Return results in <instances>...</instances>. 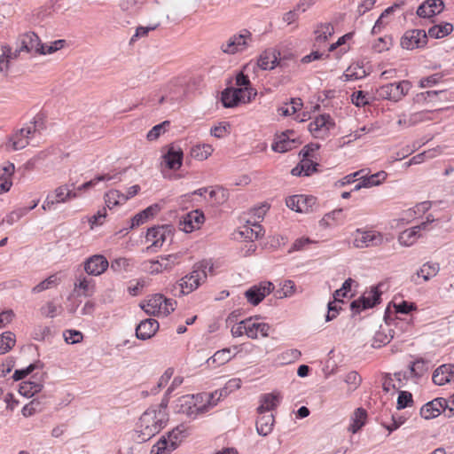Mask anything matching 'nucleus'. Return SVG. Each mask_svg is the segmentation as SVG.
Instances as JSON below:
<instances>
[{"instance_id":"1","label":"nucleus","mask_w":454,"mask_h":454,"mask_svg":"<svg viewBox=\"0 0 454 454\" xmlns=\"http://www.w3.org/2000/svg\"><path fill=\"white\" fill-rule=\"evenodd\" d=\"M168 415L164 405L149 407L140 417L138 422V437L142 442L150 440L165 427Z\"/></svg>"},{"instance_id":"2","label":"nucleus","mask_w":454,"mask_h":454,"mask_svg":"<svg viewBox=\"0 0 454 454\" xmlns=\"http://www.w3.org/2000/svg\"><path fill=\"white\" fill-rule=\"evenodd\" d=\"M176 301L161 294H154L141 301L140 308L149 316L168 317L176 309Z\"/></svg>"},{"instance_id":"3","label":"nucleus","mask_w":454,"mask_h":454,"mask_svg":"<svg viewBox=\"0 0 454 454\" xmlns=\"http://www.w3.org/2000/svg\"><path fill=\"white\" fill-rule=\"evenodd\" d=\"M384 242V234L372 229L358 228L353 233V246L358 249L380 247Z\"/></svg>"},{"instance_id":"4","label":"nucleus","mask_w":454,"mask_h":454,"mask_svg":"<svg viewBox=\"0 0 454 454\" xmlns=\"http://www.w3.org/2000/svg\"><path fill=\"white\" fill-rule=\"evenodd\" d=\"M36 131V122L31 121L25 127L17 129L10 137L7 146H10L13 151H18L25 148L29 144L30 138Z\"/></svg>"},{"instance_id":"5","label":"nucleus","mask_w":454,"mask_h":454,"mask_svg":"<svg viewBox=\"0 0 454 454\" xmlns=\"http://www.w3.org/2000/svg\"><path fill=\"white\" fill-rule=\"evenodd\" d=\"M411 88L409 81H402L382 85L377 90L379 97L384 99L399 101L404 97Z\"/></svg>"},{"instance_id":"6","label":"nucleus","mask_w":454,"mask_h":454,"mask_svg":"<svg viewBox=\"0 0 454 454\" xmlns=\"http://www.w3.org/2000/svg\"><path fill=\"white\" fill-rule=\"evenodd\" d=\"M172 237V229L169 225L154 226L147 230L145 239L151 243L147 250L156 251L160 248L168 239Z\"/></svg>"},{"instance_id":"7","label":"nucleus","mask_w":454,"mask_h":454,"mask_svg":"<svg viewBox=\"0 0 454 454\" xmlns=\"http://www.w3.org/2000/svg\"><path fill=\"white\" fill-rule=\"evenodd\" d=\"M201 280L200 271L193 269L190 274L185 275L179 280L174 286L172 292L175 295L179 296L189 294L200 286Z\"/></svg>"},{"instance_id":"8","label":"nucleus","mask_w":454,"mask_h":454,"mask_svg":"<svg viewBox=\"0 0 454 454\" xmlns=\"http://www.w3.org/2000/svg\"><path fill=\"white\" fill-rule=\"evenodd\" d=\"M182 254H171L166 256H160L157 261L149 262L147 271L150 274H159L163 271L171 270L176 265L181 262Z\"/></svg>"},{"instance_id":"9","label":"nucleus","mask_w":454,"mask_h":454,"mask_svg":"<svg viewBox=\"0 0 454 454\" xmlns=\"http://www.w3.org/2000/svg\"><path fill=\"white\" fill-rule=\"evenodd\" d=\"M334 126L335 122L329 114H321L309 124V130L316 138L324 139Z\"/></svg>"},{"instance_id":"10","label":"nucleus","mask_w":454,"mask_h":454,"mask_svg":"<svg viewBox=\"0 0 454 454\" xmlns=\"http://www.w3.org/2000/svg\"><path fill=\"white\" fill-rule=\"evenodd\" d=\"M177 412L195 419L198 415L204 414L201 403L196 398V395H187L180 397L176 404Z\"/></svg>"},{"instance_id":"11","label":"nucleus","mask_w":454,"mask_h":454,"mask_svg":"<svg viewBox=\"0 0 454 454\" xmlns=\"http://www.w3.org/2000/svg\"><path fill=\"white\" fill-rule=\"evenodd\" d=\"M251 37L252 35L248 30H243L240 34L231 36L225 43L222 44L221 49L228 54L242 51L247 47Z\"/></svg>"},{"instance_id":"12","label":"nucleus","mask_w":454,"mask_h":454,"mask_svg":"<svg viewBox=\"0 0 454 454\" xmlns=\"http://www.w3.org/2000/svg\"><path fill=\"white\" fill-rule=\"evenodd\" d=\"M18 46L20 51L32 54L44 53L43 43H42L39 36L34 32H27L20 35L18 39Z\"/></svg>"},{"instance_id":"13","label":"nucleus","mask_w":454,"mask_h":454,"mask_svg":"<svg viewBox=\"0 0 454 454\" xmlns=\"http://www.w3.org/2000/svg\"><path fill=\"white\" fill-rule=\"evenodd\" d=\"M274 289V286L270 281H263L258 285L251 286L245 292V297L252 305H258L266 295L270 294Z\"/></svg>"},{"instance_id":"14","label":"nucleus","mask_w":454,"mask_h":454,"mask_svg":"<svg viewBox=\"0 0 454 454\" xmlns=\"http://www.w3.org/2000/svg\"><path fill=\"white\" fill-rule=\"evenodd\" d=\"M427 35L425 30L413 29L404 33L401 38V46L406 50H413L426 45Z\"/></svg>"},{"instance_id":"15","label":"nucleus","mask_w":454,"mask_h":454,"mask_svg":"<svg viewBox=\"0 0 454 454\" xmlns=\"http://www.w3.org/2000/svg\"><path fill=\"white\" fill-rule=\"evenodd\" d=\"M109 267L108 260L102 254H93L83 262L84 271L89 276L102 275Z\"/></svg>"},{"instance_id":"16","label":"nucleus","mask_w":454,"mask_h":454,"mask_svg":"<svg viewBox=\"0 0 454 454\" xmlns=\"http://www.w3.org/2000/svg\"><path fill=\"white\" fill-rule=\"evenodd\" d=\"M205 221L202 211L196 209L184 215L179 221L180 230L189 233L200 228Z\"/></svg>"},{"instance_id":"17","label":"nucleus","mask_w":454,"mask_h":454,"mask_svg":"<svg viewBox=\"0 0 454 454\" xmlns=\"http://www.w3.org/2000/svg\"><path fill=\"white\" fill-rule=\"evenodd\" d=\"M299 144L295 133L293 130H287L277 137L271 148L277 153H286L295 148Z\"/></svg>"},{"instance_id":"18","label":"nucleus","mask_w":454,"mask_h":454,"mask_svg":"<svg viewBox=\"0 0 454 454\" xmlns=\"http://www.w3.org/2000/svg\"><path fill=\"white\" fill-rule=\"evenodd\" d=\"M162 158V163L166 168L171 170H177L183 164L184 153L178 145H170Z\"/></svg>"},{"instance_id":"19","label":"nucleus","mask_w":454,"mask_h":454,"mask_svg":"<svg viewBox=\"0 0 454 454\" xmlns=\"http://www.w3.org/2000/svg\"><path fill=\"white\" fill-rule=\"evenodd\" d=\"M247 324V336L251 339L268 337L271 329L270 325L264 322H260L259 318L249 317L245 319Z\"/></svg>"},{"instance_id":"20","label":"nucleus","mask_w":454,"mask_h":454,"mask_svg":"<svg viewBox=\"0 0 454 454\" xmlns=\"http://www.w3.org/2000/svg\"><path fill=\"white\" fill-rule=\"evenodd\" d=\"M316 199L305 195H294L286 200V207L298 213H307L315 204Z\"/></svg>"},{"instance_id":"21","label":"nucleus","mask_w":454,"mask_h":454,"mask_svg":"<svg viewBox=\"0 0 454 454\" xmlns=\"http://www.w3.org/2000/svg\"><path fill=\"white\" fill-rule=\"evenodd\" d=\"M160 325L156 319L147 318L142 320L136 327V336L139 340L151 339L159 330Z\"/></svg>"},{"instance_id":"22","label":"nucleus","mask_w":454,"mask_h":454,"mask_svg":"<svg viewBox=\"0 0 454 454\" xmlns=\"http://www.w3.org/2000/svg\"><path fill=\"white\" fill-rule=\"evenodd\" d=\"M448 406L447 402L443 398H435L431 402L424 404L420 409V415L426 419L438 417L444 407Z\"/></svg>"},{"instance_id":"23","label":"nucleus","mask_w":454,"mask_h":454,"mask_svg":"<svg viewBox=\"0 0 454 454\" xmlns=\"http://www.w3.org/2000/svg\"><path fill=\"white\" fill-rule=\"evenodd\" d=\"M225 397L222 391L215 390L212 393H199L196 395V398L201 403L202 412H208L211 409L217 405L221 398Z\"/></svg>"},{"instance_id":"24","label":"nucleus","mask_w":454,"mask_h":454,"mask_svg":"<svg viewBox=\"0 0 454 454\" xmlns=\"http://www.w3.org/2000/svg\"><path fill=\"white\" fill-rule=\"evenodd\" d=\"M453 364H442L439 366L433 373V382L435 385L442 386L446 383H454Z\"/></svg>"},{"instance_id":"25","label":"nucleus","mask_w":454,"mask_h":454,"mask_svg":"<svg viewBox=\"0 0 454 454\" xmlns=\"http://www.w3.org/2000/svg\"><path fill=\"white\" fill-rule=\"evenodd\" d=\"M443 7L442 0H427L419 6L417 14L421 18H431L440 13Z\"/></svg>"},{"instance_id":"26","label":"nucleus","mask_w":454,"mask_h":454,"mask_svg":"<svg viewBox=\"0 0 454 454\" xmlns=\"http://www.w3.org/2000/svg\"><path fill=\"white\" fill-rule=\"evenodd\" d=\"M280 53L275 49L265 50L258 58L257 65L263 70L273 69L278 62Z\"/></svg>"},{"instance_id":"27","label":"nucleus","mask_w":454,"mask_h":454,"mask_svg":"<svg viewBox=\"0 0 454 454\" xmlns=\"http://www.w3.org/2000/svg\"><path fill=\"white\" fill-rule=\"evenodd\" d=\"M74 289L79 291L81 295L90 296L95 292V281L82 273L75 277Z\"/></svg>"},{"instance_id":"28","label":"nucleus","mask_w":454,"mask_h":454,"mask_svg":"<svg viewBox=\"0 0 454 454\" xmlns=\"http://www.w3.org/2000/svg\"><path fill=\"white\" fill-rule=\"evenodd\" d=\"M317 166L318 164L314 161V159L301 157V161L291 170V174L296 176H309L317 171Z\"/></svg>"},{"instance_id":"29","label":"nucleus","mask_w":454,"mask_h":454,"mask_svg":"<svg viewBox=\"0 0 454 454\" xmlns=\"http://www.w3.org/2000/svg\"><path fill=\"white\" fill-rule=\"evenodd\" d=\"M281 395L279 393H269L264 394L260 398V405L257 408V412L262 414L272 411L278 407L281 401Z\"/></svg>"},{"instance_id":"30","label":"nucleus","mask_w":454,"mask_h":454,"mask_svg":"<svg viewBox=\"0 0 454 454\" xmlns=\"http://www.w3.org/2000/svg\"><path fill=\"white\" fill-rule=\"evenodd\" d=\"M15 166L13 163L7 162L0 168V194L10 191L12 185V176L14 174Z\"/></svg>"},{"instance_id":"31","label":"nucleus","mask_w":454,"mask_h":454,"mask_svg":"<svg viewBox=\"0 0 454 454\" xmlns=\"http://www.w3.org/2000/svg\"><path fill=\"white\" fill-rule=\"evenodd\" d=\"M53 201L58 203H66L67 201L78 197V192L71 189L67 184L57 187L53 192L49 193Z\"/></svg>"},{"instance_id":"32","label":"nucleus","mask_w":454,"mask_h":454,"mask_svg":"<svg viewBox=\"0 0 454 454\" xmlns=\"http://www.w3.org/2000/svg\"><path fill=\"white\" fill-rule=\"evenodd\" d=\"M263 228L257 222L252 223L250 220L241 228L239 234L246 239L253 241L258 239L263 235Z\"/></svg>"},{"instance_id":"33","label":"nucleus","mask_w":454,"mask_h":454,"mask_svg":"<svg viewBox=\"0 0 454 454\" xmlns=\"http://www.w3.org/2000/svg\"><path fill=\"white\" fill-rule=\"evenodd\" d=\"M274 416L272 414H259L256 420V430L260 435L267 436L271 433L274 425Z\"/></svg>"},{"instance_id":"34","label":"nucleus","mask_w":454,"mask_h":454,"mask_svg":"<svg viewBox=\"0 0 454 454\" xmlns=\"http://www.w3.org/2000/svg\"><path fill=\"white\" fill-rule=\"evenodd\" d=\"M183 93V88L177 81L170 82L164 89V94L160 98V103L162 104L164 101H176L178 100Z\"/></svg>"},{"instance_id":"35","label":"nucleus","mask_w":454,"mask_h":454,"mask_svg":"<svg viewBox=\"0 0 454 454\" xmlns=\"http://www.w3.org/2000/svg\"><path fill=\"white\" fill-rule=\"evenodd\" d=\"M160 211L158 204H153L137 214L131 220V228L137 227L145 223L150 217H153Z\"/></svg>"},{"instance_id":"36","label":"nucleus","mask_w":454,"mask_h":454,"mask_svg":"<svg viewBox=\"0 0 454 454\" xmlns=\"http://www.w3.org/2000/svg\"><path fill=\"white\" fill-rule=\"evenodd\" d=\"M334 32L333 26L331 23H320L314 30L315 43L321 44L325 43Z\"/></svg>"},{"instance_id":"37","label":"nucleus","mask_w":454,"mask_h":454,"mask_svg":"<svg viewBox=\"0 0 454 454\" xmlns=\"http://www.w3.org/2000/svg\"><path fill=\"white\" fill-rule=\"evenodd\" d=\"M367 412L363 408H357L351 417V423L348 427V431L353 434L357 433L365 424Z\"/></svg>"},{"instance_id":"38","label":"nucleus","mask_w":454,"mask_h":454,"mask_svg":"<svg viewBox=\"0 0 454 454\" xmlns=\"http://www.w3.org/2000/svg\"><path fill=\"white\" fill-rule=\"evenodd\" d=\"M177 447L168 438L162 436L151 449V454H170Z\"/></svg>"},{"instance_id":"39","label":"nucleus","mask_w":454,"mask_h":454,"mask_svg":"<svg viewBox=\"0 0 454 454\" xmlns=\"http://www.w3.org/2000/svg\"><path fill=\"white\" fill-rule=\"evenodd\" d=\"M420 231L422 230L418 225L403 231L398 237L399 243L405 247L411 246L419 237Z\"/></svg>"},{"instance_id":"40","label":"nucleus","mask_w":454,"mask_h":454,"mask_svg":"<svg viewBox=\"0 0 454 454\" xmlns=\"http://www.w3.org/2000/svg\"><path fill=\"white\" fill-rule=\"evenodd\" d=\"M393 339V335L390 334V330L387 328L380 327V329L375 333L372 340V347L374 348H380L382 346L387 345Z\"/></svg>"},{"instance_id":"41","label":"nucleus","mask_w":454,"mask_h":454,"mask_svg":"<svg viewBox=\"0 0 454 454\" xmlns=\"http://www.w3.org/2000/svg\"><path fill=\"white\" fill-rule=\"evenodd\" d=\"M387 176V174L385 171H379L371 176H363V174H361L358 179H362V185H365V188H370L382 184Z\"/></svg>"},{"instance_id":"42","label":"nucleus","mask_w":454,"mask_h":454,"mask_svg":"<svg viewBox=\"0 0 454 454\" xmlns=\"http://www.w3.org/2000/svg\"><path fill=\"white\" fill-rule=\"evenodd\" d=\"M126 202L124 193L118 190H111L105 194V203L109 209Z\"/></svg>"},{"instance_id":"43","label":"nucleus","mask_w":454,"mask_h":454,"mask_svg":"<svg viewBox=\"0 0 454 454\" xmlns=\"http://www.w3.org/2000/svg\"><path fill=\"white\" fill-rule=\"evenodd\" d=\"M231 351L230 348H223L216 351L212 356L207 360V364L210 366L211 364L215 366L225 364L231 359Z\"/></svg>"},{"instance_id":"44","label":"nucleus","mask_w":454,"mask_h":454,"mask_svg":"<svg viewBox=\"0 0 454 454\" xmlns=\"http://www.w3.org/2000/svg\"><path fill=\"white\" fill-rule=\"evenodd\" d=\"M453 31V25L448 22L434 25L428 29V35L432 38H442Z\"/></svg>"},{"instance_id":"45","label":"nucleus","mask_w":454,"mask_h":454,"mask_svg":"<svg viewBox=\"0 0 454 454\" xmlns=\"http://www.w3.org/2000/svg\"><path fill=\"white\" fill-rule=\"evenodd\" d=\"M43 388V385L36 381H23L21 382L19 393L26 397H32L34 395L39 393Z\"/></svg>"},{"instance_id":"46","label":"nucleus","mask_w":454,"mask_h":454,"mask_svg":"<svg viewBox=\"0 0 454 454\" xmlns=\"http://www.w3.org/2000/svg\"><path fill=\"white\" fill-rule=\"evenodd\" d=\"M240 90H235L234 88H227L222 93V102L225 107H233L240 103V98L237 94Z\"/></svg>"},{"instance_id":"47","label":"nucleus","mask_w":454,"mask_h":454,"mask_svg":"<svg viewBox=\"0 0 454 454\" xmlns=\"http://www.w3.org/2000/svg\"><path fill=\"white\" fill-rule=\"evenodd\" d=\"M367 73L363 66L358 64L349 66L343 74L345 81H356L364 78Z\"/></svg>"},{"instance_id":"48","label":"nucleus","mask_w":454,"mask_h":454,"mask_svg":"<svg viewBox=\"0 0 454 454\" xmlns=\"http://www.w3.org/2000/svg\"><path fill=\"white\" fill-rule=\"evenodd\" d=\"M189 427L184 424L178 425L171 432L168 434V438L170 442H175L178 447L182 440L189 435Z\"/></svg>"},{"instance_id":"49","label":"nucleus","mask_w":454,"mask_h":454,"mask_svg":"<svg viewBox=\"0 0 454 454\" xmlns=\"http://www.w3.org/2000/svg\"><path fill=\"white\" fill-rule=\"evenodd\" d=\"M360 298L363 302V309L372 308L373 306L380 302V293L378 291L377 287H372L369 293L364 294Z\"/></svg>"},{"instance_id":"50","label":"nucleus","mask_w":454,"mask_h":454,"mask_svg":"<svg viewBox=\"0 0 454 454\" xmlns=\"http://www.w3.org/2000/svg\"><path fill=\"white\" fill-rule=\"evenodd\" d=\"M59 278H58L57 274L51 275L44 280L41 281L38 285L34 286L32 288V293L39 294L45 290L51 289L52 287L57 286L59 285Z\"/></svg>"},{"instance_id":"51","label":"nucleus","mask_w":454,"mask_h":454,"mask_svg":"<svg viewBox=\"0 0 454 454\" xmlns=\"http://www.w3.org/2000/svg\"><path fill=\"white\" fill-rule=\"evenodd\" d=\"M213 153V148L210 145H197L192 148L191 154L193 158L199 160L207 159Z\"/></svg>"},{"instance_id":"52","label":"nucleus","mask_w":454,"mask_h":454,"mask_svg":"<svg viewBox=\"0 0 454 454\" xmlns=\"http://www.w3.org/2000/svg\"><path fill=\"white\" fill-rule=\"evenodd\" d=\"M439 270V265L437 263L427 262L422 265L419 270L417 272L418 277L423 278L425 281L428 280L432 277H434Z\"/></svg>"},{"instance_id":"53","label":"nucleus","mask_w":454,"mask_h":454,"mask_svg":"<svg viewBox=\"0 0 454 454\" xmlns=\"http://www.w3.org/2000/svg\"><path fill=\"white\" fill-rule=\"evenodd\" d=\"M15 345V336L11 332L0 335V354L7 353Z\"/></svg>"},{"instance_id":"54","label":"nucleus","mask_w":454,"mask_h":454,"mask_svg":"<svg viewBox=\"0 0 454 454\" xmlns=\"http://www.w3.org/2000/svg\"><path fill=\"white\" fill-rule=\"evenodd\" d=\"M301 356V352L296 348L286 349L278 356V360L282 364H291L297 360Z\"/></svg>"},{"instance_id":"55","label":"nucleus","mask_w":454,"mask_h":454,"mask_svg":"<svg viewBox=\"0 0 454 454\" xmlns=\"http://www.w3.org/2000/svg\"><path fill=\"white\" fill-rule=\"evenodd\" d=\"M28 213V209L26 207H20L12 212H10L2 221L1 224L4 223H8L9 225H12L17 223L21 217L26 215Z\"/></svg>"},{"instance_id":"56","label":"nucleus","mask_w":454,"mask_h":454,"mask_svg":"<svg viewBox=\"0 0 454 454\" xmlns=\"http://www.w3.org/2000/svg\"><path fill=\"white\" fill-rule=\"evenodd\" d=\"M170 122L168 121H164L163 122L153 126L147 133L146 137L149 141H153L159 138V137L163 134L167 127H168Z\"/></svg>"},{"instance_id":"57","label":"nucleus","mask_w":454,"mask_h":454,"mask_svg":"<svg viewBox=\"0 0 454 454\" xmlns=\"http://www.w3.org/2000/svg\"><path fill=\"white\" fill-rule=\"evenodd\" d=\"M168 6V0H153L149 4V8L152 12H159L161 16H166L167 19H168V15L167 13Z\"/></svg>"},{"instance_id":"58","label":"nucleus","mask_w":454,"mask_h":454,"mask_svg":"<svg viewBox=\"0 0 454 454\" xmlns=\"http://www.w3.org/2000/svg\"><path fill=\"white\" fill-rule=\"evenodd\" d=\"M432 113L433 112L431 111H420L408 114L411 126L416 125L419 122H423L426 121L433 120V118L431 117Z\"/></svg>"},{"instance_id":"59","label":"nucleus","mask_w":454,"mask_h":454,"mask_svg":"<svg viewBox=\"0 0 454 454\" xmlns=\"http://www.w3.org/2000/svg\"><path fill=\"white\" fill-rule=\"evenodd\" d=\"M295 293V284L292 280H285L280 290L277 291L278 298L290 297Z\"/></svg>"},{"instance_id":"60","label":"nucleus","mask_w":454,"mask_h":454,"mask_svg":"<svg viewBox=\"0 0 454 454\" xmlns=\"http://www.w3.org/2000/svg\"><path fill=\"white\" fill-rule=\"evenodd\" d=\"M61 310V307L56 305L53 301H48L45 305H43L41 309V314L46 317H55L59 314Z\"/></svg>"},{"instance_id":"61","label":"nucleus","mask_w":454,"mask_h":454,"mask_svg":"<svg viewBox=\"0 0 454 454\" xmlns=\"http://www.w3.org/2000/svg\"><path fill=\"white\" fill-rule=\"evenodd\" d=\"M413 403L412 395L408 391H399L396 409L403 410Z\"/></svg>"},{"instance_id":"62","label":"nucleus","mask_w":454,"mask_h":454,"mask_svg":"<svg viewBox=\"0 0 454 454\" xmlns=\"http://www.w3.org/2000/svg\"><path fill=\"white\" fill-rule=\"evenodd\" d=\"M65 341L68 344H76L82 340V333L76 330H66L63 333Z\"/></svg>"},{"instance_id":"63","label":"nucleus","mask_w":454,"mask_h":454,"mask_svg":"<svg viewBox=\"0 0 454 454\" xmlns=\"http://www.w3.org/2000/svg\"><path fill=\"white\" fill-rule=\"evenodd\" d=\"M403 387V384H395V380L392 378L391 374L385 373L382 378V388L385 392H389L390 390L399 389Z\"/></svg>"},{"instance_id":"64","label":"nucleus","mask_w":454,"mask_h":454,"mask_svg":"<svg viewBox=\"0 0 454 454\" xmlns=\"http://www.w3.org/2000/svg\"><path fill=\"white\" fill-rule=\"evenodd\" d=\"M351 101L356 106L361 107L369 104V98L367 93H364L363 90H358L352 94Z\"/></svg>"}]
</instances>
